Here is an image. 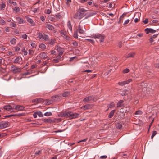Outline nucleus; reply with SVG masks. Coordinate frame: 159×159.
I'll use <instances>...</instances> for the list:
<instances>
[{"label": "nucleus", "instance_id": "2eb2a0df", "mask_svg": "<svg viewBox=\"0 0 159 159\" xmlns=\"http://www.w3.org/2000/svg\"><path fill=\"white\" fill-rule=\"evenodd\" d=\"M158 34H157L153 35L151 38L149 39V41L151 43H152L154 41V39L157 37Z\"/></svg>", "mask_w": 159, "mask_h": 159}, {"label": "nucleus", "instance_id": "20e7f679", "mask_svg": "<svg viewBox=\"0 0 159 159\" xmlns=\"http://www.w3.org/2000/svg\"><path fill=\"white\" fill-rule=\"evenodd\" d=\"M132 80L131 79H129L127 80L124 81L119 82L118 83V84L120 86H123L125 84H128L130 82L132 81Z\"/></svg>", "mask_w": 159, "mask_h": 159}, {"label": "nucleus", "instance_id": "13d9d810", "mask_svg": "<svg viewBox=\"0 0 159 159\" xmlns=\"http://www.w3.org/2000/svg\"><path fill=\"white\" fill-rule=\"evenodd\" d=\"M89 98V101H91V100H93V101L94 100V99H93V96H89L88 97Z\"/></svg>", "mask_w": 159, "mask_h": 159}, {"label": "nucleus", "instance_id": "a18cd8bd", "mask_svg": "<svg viewBox=\"0 0 159 159\" xmlns=\"http://www.w3.org/2000/svg\"><path fill=\"white\" fill-rule=\"evenodd\" d=\"M22 51H23L24 54L25 55H26L27 54V52L25 50V48H23L22 50Z\"/></svg>", "mask_w": 159, "mask_h": 159}, {"label": "nucleus", "instance_id": "9d476101", "mask_svg": "<svg viewBox=\"0 0 159 159\" xmlns=\"http://www.w3.org/2000/svg\"><path fill=\"white\" fill-rule=\"evenodd\" d=\"M24 107L22 106L17 105L15 107V109L18 111H22L24 110Z\"/></svg>", "mask_w": 159, "mask_h": 159}, {"label": "nucleus", "instance_id": "5fc2aeb1", "mask_svg": "<svg viewBox=\"0 0 159 159\" xmlns=\"http://www.w3.org/2000/svg\"><path fill=\"white\" fill-rule=\"evenodd\" d=\"M10 25L13 27H16V25L13 22L10 24Z\"/></svg>", "mask_w": 159, "mask_h": 159}, {"label": "nucleus", "instance_id": "680f3d73", "mask_svg": "<svg viewBox=\"0 0 159 159\" xmlns=\"http://www.w3.org/2000/svg\"><path fill=\"white\" fill-rule=\"evenodd\" d=\"M59 97V96L58 95H55L52 97V98L54 100H56V98H58Z\"/></svg>", "mask_w": 159, "mask_h": 159}, {"label": "nucleus", "instance_id": "052dcab7", "mask_svg": "<svg viewBox=\"0 0 159 159\" xmlns=\"http://www.w3.org/2000/svg\"><path fill=\"white\" fill-rule=\"evenodd\" d=\"M130 20L129 19H127L123 23V25H126L127 24L129 21Z\"/></svg>", "mask_w": 159, "mask_h": 159}, {"label": "nucleus", "instance_id": "f03ea898", "mask_svg": "<svg viewBox=\"0 0 159 159\" xmlns=\"http://www.w3.org/2000/svg\"><path fill=\"white\" fill-rule=\"evenodd\" d=\"M87 10L83 8H80L74 15L73 17L76 19H81L86 15L85 12Z\"/></svg>", "mask_w": 159, "mask_h": 159}, {"label": "nucleus", "instance_id": "b1692460", "mask_svg": "<svg viewBox=\"0 0 159 159\" xmlns=\"http://www.w3.org/2000/svg\"><path fill=\"white\" fill-rule=\"evenodd\" d=\"M43 121L44 122L46 123H51L53 121L52 120H51L49 119H44Z\"/></svg>", "mask_w": 159, "mask_h": 159}, {"label": "nucleus", "instance_id": "0eeeda50", "mask_svg": "<svg viewBox=\"0 0 159 159\" xmlns=\"http://www.w3.org/2000/svg\"><path fill=\"white\" fill-rule=\"evenodd\" d=\"M27 21L30 23L32 26H34L35 25V24L33 21V20L28 16H25Z\"/></svg>", "mask_w": 159, "mask_h": 159}, {"label": "nucleus", "instance_id": "393cba45", "mask_svg": "<svg viewBox=\"0 0 159 159\" xmlns=\"http://www.w3.org/2000/svg\"><path fill=\"white\" fill-rule=\"evenodd\" d=\"M48 41L49 44L52 45H53L55 43V41L53 39H49Z\"/></svg>", "mask_w": 159, "mask_h": 159}, {"label": "nucleus", "instance_id": "423d86ee", "mask_svg": "<svg viewBox=\"0 0 159 159\" xmlns=\"http://www.w3.org/2000/svg\"><path fill=\"white\" fill-rule=\"evenodd\" d=\"M9 125V123L5 121L0 124V129H3L8 127Z\"/></svg>", "mask_w": 159, "mask_h": 159}, {"label": "nucleus", "instance_id": "0e129e2a", "mask_svg": "<svg viewBox=\"0 0 159 159\" xmlns=\"http://www.w3.org/2000/svg\"><path fill=\"white\" fill-rule=\"evenodd\" d=\"M20 49L19 47H16L15 48V50L16 52H19L20 51Z\"/></svg>", "mask_w": 159, "mask_h": 159}, {"label": "nucleus", "instance_id": "37998d69", "mask_svg": "<svg viewBox=\"0 0 159 159\" xmlns=\"http://www.w3.org/2000/svg\"><path fill=\"white\" fill-rule=\"evenodd\" d=\"M142 112L140 110H138L137 111L135 114V115H141L142 113Z\"/></svg>", "mask_w": 159, "mask_h": 159}, {"label": "nucleus", "instance_id": "9b49d317", "mask_svg": "<svg viewBox=\"0 0 159 159\" xmlns=\"http://www.w3.org/2000/svg\"><path fill=\"white\" fill-rule=\"evenodd\" d=\"M16 19L17 21L19 24H23L25 23V21L24 20L19 16L16 17Z\"/></svg>", "mask_w": 159, "mask_h": 159}, {"label": "nucleus", "instance_id": "4468645a", "mask_svg": "<svg viewBox=\"0 0 159 159\" xmlns=\"http://www.w3.org/2000/svg\"><path fill=\"white\" fill-rule=\"evenodd\" d=\"M46 27L51 30H52L54 29V27L52 25L49 24H47Z\"/></svg>", "mask_w": 159, "mask_h": 159}, {"label": "nucleus", "instance_id": "c03bdc74", "mask_svg": "<svg viewBox=\"0 0 159 159\" xmlns=\"http://www.w3.org/2000/svg\"><path fill=\"white\" fill-rule=\"evenodd\" d=\"M52 115V113L51 112H47L44 114V115L46 116H49Z\"/></svg>", "mask_w": 159, "mask_h": 159}, {"label": "nucleus", "instance_id": "cd10ccee", "mask_svg": "<svg viewBox=\"0 0 159 159\" xmlns=\"http://www.w3.org/2000/svg\"><path fill=\"white\" fill-rule=\"evenodd\" d=\"M45 40V41H48L49 39L48 36L46 34H44L43 35V39Z\"/></svg>", "mask_w": 159, "mask_h": 159}, {"label": "nucleus", "instance_id": "8fccbe9b", "mask_svg": "<svg viewBox=\"0 0 159 159\" xmlns=\"http://www.w3.org/2000/svg\"><path fill=\"white\" fill-rule=\"evenodd\" d=\"M86 40L88 41H89V42H90L92 44H94V41L92 39H86Z\"/></svg>", "mask_w": 159, "mask_h": 159}, {"label": "nucleus", "instance_id": "e433bc0d", "mask_svg": "<svg viewBox=\"0 0 159 159\" xmlns=\"http://www.w3.org/2000/svg\"><path fill=\"white\" fill-rule=\"evenodd\" d=\"M157 134V132L156 131H153L152 133V135L151 136V138L152 139L154 137L156 134Z\"/></svg>", "mask_w": 159, "mask_h": 159}, {"label": "nucleus", "instance_id": "338daca9", "mask_svg": "<svg viewBox=\"0 0 159 159\" xmlns=\"http://www.w3.org/2000/svg\"><path fill=\"white\" fill-rule=\"evenodd\" d=\"M34 53L33 51L32 50L30 49L29 50V53L30 54H33Z\"/></svg>", "mask_w": 159, "mask_h": 159}, {"label": "nucleus", "instance_id": "6e6552de", "mask_svg": "<svg viewBox=\"0 0 159 159\" xmlns=\"http://www.w3.org/2000/svg\"><path fill=\"white\" fill-rule=\"evenodd\" d=\"M145 31L146 32V34H148L149 33H154L156 32V31L151 28H147L145 29Z\"/></svg>", "mask_w": 159, "mask_h": 159}, {"label": "nucleus", "instance_id": "bb28decb", "mask_svg": "<svg viewBox=\"0 0 159 159\" xmlns=\"http://www.w3.org/2000/svg\"><path fill=\"white\" fill-rule=\"evenodd\" d=\"M123 102V101L122 100H120L118 101L117 104V107H121V104Z\"/></svg>", "mask_w": 159, "mask_h": 159}, {"label": "nucleus", "instance_id": "ddd939ff", "mask_svg": "<svg viewBox=\"0 0 159 159\" xmlns=\"http://www.w3.org/2000/svg\"><path fill=\"white\" fill-rule=\"evenodd\" d=\"M135 53L134 52H131L128 53L125 56L126 58L129 57H134L135 55Z\"/></svg>", "mask_w": 159, "mask_h": 159}, {"label": "nucleus", "instance_id": "a19ab883", "mask_svg": "<svg viewBox=\"0 0 159 159\" xmlns=\"http://www.w3.org/2000/svg\"><path fill=\"white\" fill-rule=\"evenodd\" d=\"M38 37L40 39H42L43 35L41 33H39L38 34Z\"/></svg>", "mask_w": 159, "mask_h": 159}, {"label": "nucleus", "instance_id": "a211bd4d", "mask_svg": "<svg viewBox=\"0 0 159 159\" xmlns=\"http://www.w3.org/2000/svg\"><path fill=\"white\" fill-rule=\"evenodd\" d=\"M115 111V110H113L111 111V112H110L109 114L108 115V117L109 118H112L114 113V112Z\"/></svg>", "mask_w": 159, "mask_h": 159}, {"label": "nucleus", "instance_id": "aec40b11", "mask_svg": "<svg viewBox=\"0 0 159 159\" xmlns=\"http://www.w3.org/2000/svg\"><path fill=\"white\" fill-rule=\"evenodd\" d=\"M67 25L69 29L71 31L72 30V26L70 21H69L67 22Z\"/></svg>", "mask_w": 159, "mask_h": 159}, {"label": "nucleus", "instance_id": "3c124183", "mask_svg": "<svg viewBox=\"0 0 159 159\" xmlns=\"http://www.w3.org/2000/svg\"><path fill=\"white\" fill-rule=\"evenodd\" d=\"M15 66L14 65H12L11 66V70H12V71H13L14 70V69H15L16 68Z\"/></svg>", "mask_w": 159, "mask_h": 159}, {"label": "nucleus", "instance_id": "4d7b16f0", "mask_svg": "<svg viewBox=\"0 0 159 159\" xmlns=\"http://www.w3.org/2000/svg\"><path fill=\"white\" fill-rule=\"evenodd\" d=\"M31 45L32 48H35L36 47V44L35 43H32L31 44Z\"/></svg>", "mask_w": 159, "mask_h": 159}, {"label": "nucleus", "instance_id": "473e14b6", "mask_svg": "<svg viewBox=\"0 0 159 159\" xmlns=\"http://www.w3.org/2000/svg\"><path fill=\"white\" fill-rule=\"evenodd\" d=\"M115 104L113 102H111L110 103V104H109L108 106V107L109 108H113L115 107Z\"/></svg>", "mask_w": 159, "mask_h": 159}, {"label": "nucleus", "instance_id": "f257e3e1", "mask_svg": "<svg viewBox=\"0 0 159 159\" xmlns=\"http://www.w3.org/2000/svg\"><path fill=\"white\" fill-rule=\"evenodd\" d=\"M60 116L61 117H66L69 118L70 119L76 118L79 117L80 114L78 113H73L71 112L65 111L60 113Z\"/></svg>", "mask_w": 159, "mask_h": 159}, {"label": "nucleus", "instance_id": "4be33fe9", "mask_svg": "<svg viewBox=\"0 0 159 159\" xmlns=\"http://www.w3.org/2000/svg\"><path fill=\"white\" fill-rule=\"evenodd\" d=\"M42 99L40 98H36L33 100L32 102H35L36 103L40 102L41 101Z\"/></svg>", "mask_w": 159, "mask_h": 159}, {"label": "nucleus", "instance_id": "7c9ffc66", "mask_svg": "<svg viewBox=\"0 0 159 159\" xmlns=\"http://www.w3.org/2000/svg\"><path fill=\"white\" fill-rule=\"evenodd\" d=\"M72 44L73 45L74 47L75 48H76L78 46V43L75 41H74L72 42Z\"/></svg>", "mask_w": 159, "mask_h": 159}, {"label": "nucleus", "instance_id": "2f4dec72", "mask_svg": "<svg viewBox=\"0 0 159 159\" xmlns=\"http://www.w3.org/2000/svg\"><path fill=\"white\" fill-rule=\"evenodd\" d=\"M78 30H77L74 31L73 36L74 38H78Z\"/></svg>", "mask_w": 159, "mask_h": 159}, {"label": "nucleus", "instance_id": "dca6fc26", "mask_svg": "<svg viewBox=\"0 0 159 159\" xmlns=\"http://www.w3.org/2000/svg\"><path fill=\"white\" fill-rule=\"evenodd\" d=\"M90 108V106L89 104H87L82 106L81 108L84 110L89 109Z\"/></svg>", "mask_w": 159, "mask_h": 159}, {"label": "nucleus", "instance_id": "603ef678", "mask_svg": "<svg viewBox=\"0 0 159 159\" xmlns=\"http://www.w3.org/2000/svg\"><path fill=\"white\" fill-rule=\"evenodd\" d=\"M15 116H18V117H20L21 116H23V114L22 113H20V114H15Z\"/></svg>", "mask_w": 159, "mask_h": 159}, {"label": "nucleus", "instance_id": "6e6d98bb", "mask_svg": "<svg viewBox=\"0 0 159 159\" xmlns=\"http://www.w3.org/2000/svg\"><path fill=\"white\" fill-rule=\"evenodd\" d=\"M49 20L51 21H54L55 20V18L54 17H49Z\"/></svg>", "mask_w": 159, "mask_h": 159}, {"label": "nucleus", "instance_id": "c756f323", "mask_svg": "<svg viewBox=\"0 0 159 159\" xmlns=\"http://www.w3.org/2000/svg\"><path fill=\"white\" fill-rule=\"evenodd\" d=\"M39 47L42 49L43 50H44L46 48V46L44 44L41 43L39 45Z\"/></svg>", "mask_w": 159, "mask_h": 159}, {"label": "nucleus", "instance_id": "09e8293b", "mask_svg": "<svg viewBox=\"0 0 159 159\" xmlns=\"http://www.w3.org/2000/svg\"><path fill=\"white\" fill-rule=\"evenodd\" d=\"M27 35L25 34H24L21 36L22 38L24 39H27Z\"/></svg>", "mask_w": 159, "mask_h": 159}, {"label": "nucleus", "instance_id": "1a4fd4ad", "mask_svg": "<svg viewBox=\"0 0 159 159\" xmlns=\"http://www.w3.org/2000/svg\"><path fill=\"white\" fill-rule=\"evenodd\" d=\"M56 47L57 50L59 52V54H60V55H62L64 51V49L59 46H57Z\"/></svg>", "mask_w": 159, "mask_h": 159}, {"label": "nucleus", "instance_id": "49530a36", "mask_svg": "<svg viewBox=\"0 0 159 159\" xmlns=\"http://www.w3.org/2000/svg\"><path fill=\"white\" fill-rule=\"evenodd\" d=\"M56 18L58 19H60L61 18V15L59 14H57L56 15Z\"/></svg>", "mask_w": 159, "mask_h": 159}, {"label": "nucleus", "instance_id": "bf43d9fd", "mask_svg": "<svg viewBox=\"0 0 159 159\" xmlns=\"http://www.w3.org/2000/svg\"><path fill=\"white\" fill-rule=\"evenodd\" d=\"M37 115H38L37 112L34 113L33 115V116L34 118H36L37 117Z\"/></svg>", "mask_w": 159, "mask_h": 159}, {"label": "nucleus", "instance_id": "f704fd0d", "mask_svg": "<svg viewBox=\"0 0 159 159\" xmlns=\"http://www.w3.org/2000/svg\"><path fill=\"white\" fill-rule=\"evenodd\" d=\"M20 60V58L18 57H16V59L14 61V63H18L19 60Z\"/></svg>", "mask_w": 159, "mask_h": 159}, {"label": "nucleus", "instance_id": "69168bd1", "mask_svg": "<svg viewBox=\"0 0 159 159\" xmlns=\"http://www.w3.org/2000/svg\"><path fill=\"white\" fill-rule=\"evenodd\" d=\"M60 33L61 34L65 36L66 34V32L64 31H61L60 32Z\"/></svg>", "mask_w": 159, "mask_h": 159}, {"label": "nucleus", "instance_id": "f8f14e48", "mask_svg": "<svg viewBox=\"0 0 159 159\" xmlns=\"http://www.w3.org/2000/svg\"><path fill=\"white\" fill-rule=\"evenodd\" d=\"M82 28H83L81 27L80 24H79L78 26V29L77 30L79 33L84 34L85 33V31L82 29Z\"/></svg>", "mask_w": 159, "mask_h": 159}, {"label": "nucleus", "instance_id": "5701e85b", "mask_svg": "<svg viewBox=\"0 0 159 159\" xmlns=\"http://www.w3.org/2000/svg\"><path fill=\"white\" fill-rule=\"evenodd\" d=\"M70 95V92L66 91V92H64L62 94V96L63 97H67L69 96Z\"/></svg>", "mask_w": 159, "mask_h": 159}, {"label": "nucleus", "instance_id": "412c9836", "mask_svg": "<svg viewBox=\"0 0 159 159\" xmlns=\"http://www.w3.org/2000/svg\"><path fill=\"white\" fill-rule=\"evenodd\" d=\"M31 11L34 13H36L38 12L39 11V8H35L34 7L31 8Z\"/></svg>", "mask_w": 159, "mask_h": 159}, {"label": "nucleus", "instance_id": "6ab92c4d", "mask_svg": "<svg viewBox=\"0 0 159 159\" xmlns=\"http://www.w3.org/2000/svg\"><path fill=\"white\" fill-rule=\"evenodd\" d=\"M21 69L20 68L16 67L15 69H14V70L13 71V72L14 73L16 74L18 72H20L21 71Z\"/></svg>", "mask_w": 159, "mask_h": 159}, {"label": "nucleus", "instance_id": "39448f33", "mask_svg": "<svg viewBox=\"0 0 159 159\" xmlns=\"http://www.w3.org/2000/svg\"><path fill=\"white\" fill-rule=\"evenodd\" d=\"M38 56L41 58L45 59L47 58L48 55L47 52H43L39 53Z\"/></svg>", "mask_w": 159, "mask_h": 159}, {"label": "nucleus", "instance_id": "e2e57ef3", "mask_svg": "<svg viewBox=\"0 0 159 159\" xmlns=\"http://www.w3.org/2000/svg\"><path fill=\"white\" fill-rule=\"evenodd\" d=\"M51 11L49 9H48L46 11V14H49L51 13Z\"/></svg>", "mask_w": 159, "mask_h": 159}, {"label": "nucleus", "instance_id": "72a5a7b5", "mask_svg": "<svg viewBox=\"0 0 159 159\" xmlns=\"http://www.w3.org/2000/svg\"><path fill=\"white\" fill-rule=\"evenodd\" d=\"M42 150H39L38 151H36L35 153V155H40L41 154H42Z\"/></svg>", "mask_w": 159, "mask_h": 159}, {"label": "nucleus", "instance_id": "a878e982", "mask_svg": "<svg viewBox=\"0 0 159 159\" xmlns=\"http://www.w3.org/2000/svg\"><path fill=\"white\" fill-rule=\"evenodd\" d=\"M122 125L120 123H118L116 125V128L119 129H122Z\"/></svg>", "mask_w": 159, "mask_h": 159}, {"label": "nucleus", "instance_id": "c85d7f7f", "mask_svg": "<svg viewBox=\"0 0 159 159\" xmlns=\"http://www.w3.org/2000/svg\"><path fill=\"white\" fill-rule=\"evenodd\" d=\"M16 39L14 38H12L10 40L11 43L13 45H15L16 43Z\"/></svg>", "mask_w": 159, "mask_h": 159}, {"label": "nucleus", "instance_id": "774afa93", "mask_svg": "<svg viewBox=\"0 0 159 159\" xmlns=\"http://www.w3.org/2000/svg\"><path fill=\"white\" fill-rule=\"evenodd\" d=\"M19 3L20 5L22 7H25V4L23 2H20Z\"/></svg>", "mask_w": 159, "mask_h": 159}, {"label": "nucleus", "instance_id": "ea45409f", "mask_svg": "<svg viewBox=\"0 0 159 159\" xmlns=\"http://www.w3.org/2000/svg\"><path fill=\"white\" fill-rule=\"evenodd\" d=\"M83 101L84 102H85H85H88L89 101V98L88 97L85 98L83 99Z\"/></svg>", "mask_w": 159, "mask_h": 159}, {"label": "nucleus", "instance_id": "864d4df0", "mask_svg": "<svg viewBox=\"0 0 159 159\" xmlns=\"http://www.w3.org/2000/svg\"><path fill=\"white\" fill-rule=\"evenodd\" d=\"M122 42H119L118 43V46L119 48H121L122 47Z\"/></svg>", "mask_w": 159, "mask_h": 159}, {"label": "nucleus", "instance_id": "f3484780", "mask_svg": "<svg viewBox=\"0 0 159 159\" xmlns=\"http://www.w3.org/2000/svg\"><path fill=\"white\" fill-rule=\"evenodd\" d=\"M3 108L5 109L8 111H10L11 109H12V107L10 105H9L4 106L3 107Z\"/></svg>", "mask_w": 159, "mask_h": 159}, {"label": "nucleus", "instance_id": "4c0bfd02", "mask_svg": "<svg viewBox=\"0 0 159 159\" xmlns=\"http://www.w3.org/2000/svg\"><path fill=\"white\" fill-rule=\"evenodd\" d=\"M129 69L126 68L124 69L123 70V73H127L129 72Z\"/></svg>", "mask_w": 159, "mask_h": 159}, {"label": "nucleus", "instance_id": "79ce46f5", "mask_svg": "<svg viewBox=\"0 0 159 159\" xmlns=\"http://www.w3.org/2000/svg\"><path fill=\"white\" fill-rule=\"evenodd\" d=\"M14 10L16 12H18L20 11V9L18 7H16L15 8Z\"/></svg>", "mask_w": 159, "mask_h": 159}, {"label": "nucleus", "instance_id": "7ed1b4c3", "mask_svg": "<svg viewBox=\"0 0 159 159\" xmlns=\"http://www.w3.org/2000/svg\"><path fill=\"white\" fill-rule=\"evenodd\" d=\"M93 37L95 38H98L100 39V42L104 41V36L99 34H94L93 35Z\"/></svg>", "mask_w": 159, "mask_h": 159}, {"label": "nucleus", "instance_id": "58836bf2", "mask_svg": "<svg viewBox=\"0 0 159 159\" xmlns=\"http://www.w3.org/2000/svg\"><path fill=\"white\" fill-rule=\"evenodd\" d=\"M61 55H60V54H59L57 56L56 58L60 61H61Z\"/></svg>", "mask_w": 159, "mask_h": 159}, {"label": "nucleus", "instance_id": "de8ad7c7", "mask_svg": "<svg viewBox=\"0 0 159 159\" xmlns=\"http://www.w3.org/2000/svg\"><path fill=\"white\" fill-rule=\"evenodd\" d=\"M38 113V115L39 117H43V115L42 112L40 111L37 112Z\"/></svg>", "mask_w": 159, "mask_h": 159}, {"label": "nucleus", "instance_id": "c9c22d12", "mask_svg": "<svg viewBox=\"0 0 159 159\" xmlns=\"http://www.w3.org/2000/svg\"><path fill=\"white\" fill-rule=\"evenodd\" d=\"M126 16V14H124V13H123L120 16V21L118 22V23H119L120 22V21L121 20V19H123L124 18V17L125 16Z\"/></svg>", "mask_w": 159, "mask_h": 159}]
</instances>
